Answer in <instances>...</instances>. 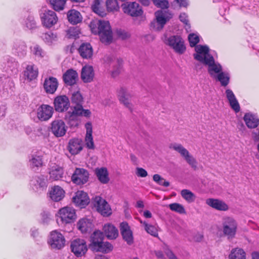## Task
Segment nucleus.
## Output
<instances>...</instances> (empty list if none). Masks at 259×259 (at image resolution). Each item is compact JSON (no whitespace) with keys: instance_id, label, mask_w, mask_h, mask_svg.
Instances as JSON below:
<instances>
[{"instance_id":"15","label":"nucleus","mask_w":259,"mask_h":259,"mask_svg":"<svg viewBox=\"0 0 259 259\" xmlns=\"http://www.w3.org/2000/svg\"><path fill=\"white\" fill-rule=\"evenodd\" d=\"M54 105L57 112H63L70 107V102L66 96H58L54 99Z\"/></svg>"},{"instance_id":"1","label":"nucleus","mask_w":259,"mask_h":259,"mask_svg":"<svg viewBox=\"0 0 259 259\" xmlns=\"http://www.w3.org/2000/svg\"><path fill=\"white\" fill-rule=\"evenodd\" d=\"M90 27L93 33L99 34L102 42L109 44L111 41L112 34L108 21L94 20L91 22Z\"/></svg>"},{"instance_id":"43","label":"nucleus","mask_w":259,"mask_h":259,"mask_svg":"<svg viewBox=\"0 0 259 259\" xmlns=\"http://www.w3.org/2000/svg\"><path fill=\"white\" fill-rule=\"evenodd\" d=\"M67 18L69 22L72 24H76L82 20L80 13L75 10H70L67 13Z\"/></svg>"},{"instance_id":"32","label":"nucleus","mask_w":259,"mask_h":259,"mask_svg":"<svg viewBox=\"0 0 259 259\" xmlns=\"http://www.w3.org/2000/svg\"><path fill=\"white\" fill-rule=\"evenodd\" d=\"M82 149V141L80 139H73L70 140L68 150L73 155L78 154Z\"/></svg>"},{"instance_id":"35","label":"nucleus","mask_w":259,"mask_h":259,"mask_svg":"<svg viewBox=\"0 0 259 259\" xmlns=\"http://www.w3.org/2000/svg\"><path fill=\"white\" fill-rule=\"evenodd\" d=\"M103 231L105 235L109 239H115L118 236V230L110 224H106L104 226Z\"/></svg>"},{"instance_id":"28","label":"nucleus","mask_w":259,"mask_h":259,"mask_svg":"<svg viewBox=\"0 0 259 259\" xmlns=\"http://www.w3.org/2000/svg\"><path fill=\"white\" fill-rule=\"evenodd\" d=\"M225 94L231 108L235 112H238L240 109V105L233 91L230 89H227Z\"/></svg>"},{"instance_id":"61","label":"nucleus","mask_w":259,"mask_h":259,"mask_svg":"<svg viewBox=\"0 0 259 259\" xmlns=\"http://www.w3.org/2000/svg\"><path fill=\"white\" fill-rule=\"evenodd\" d=\"M136 174L138 177L141 178H145L148 176L147 171L142 167H137Z\"/></svg>"},{"instance_id":"42","label":"nucleus","mask_w":259,"mask_h":259,"mask_svg":"<svg viewBox=\"0 0 259 259\" xmlns=\"http://www.w3.org/2000/svg\"><path fill=\"white\" fill-rule=\"evenodd\" d=\"M93 250L97 252H101L104 253H107L111 251L113 249L112 245L107 241H102L98 245H96Z\"/></svg>"},{"instance_id":"22","label":"nucleus","mask_w":259,"mask_h":259,"mask_svg":"<svg viewBox=\"0 0 259 259\" xmlns=\"http://www.w3.org/2000/svg\"><path fill=\"white\" fill-rule=\"evenodd\" d=\"M65 191L60 186L56 185L50 188L48 192L49 198L53 201L58 202L65 196Z\"/></svg>"},{"instance_id":"8","label":"nucleus","mask_w":259,"mask_h":259,"mask_svg":"<svg viewBox=\"0 0 259 259\" xmlns=\"http://www.w3.org/2000/svg\"><path fill=\"white\" fill-rule=\"evenodd\" d=\"M117 96L121 103L130 110H132L134 106L132 101L134 95L132 91L125 88L121 87L118 90Z\"/></svg>"},{"instance_id":"24","label":"nucleus","mask_w":259,"mask_h":259,"mask_svg":"<svg viewBox=\"0 0 259 259\" xmlns=\"http://www.w3.org/2000/svg\"><path fill=\"white\" fill-rule=\"evenodd\" d=\"M49 174L50 181H58L63 177L64 169L60 165H55L50 168Z\"/></svg>"},{"instance_id":"26","label":"nucleus","mask_w":259,"mask_h":259,"mask_svg":"<svg viewBox=\"0 0 259 259\" xmlns=\"http://www.w3.org/2000/svg\"><path fill=\"white\" fill-rule=\"evenodd\" d=\"M206 203L210 207L220 211H227L229 209L228 205L223 201L214 198H208Z\"/></svg>"},{"instance_id":"41","label":"nucleus","mask_w":259,"mask_h":259,"mask_svg":"<svg viewBox=\"0 0 259 259\" xmlns=\"http://www.w3.org/2000/svg\"><path fill=\"white\" fill-rule=\"evenodd\" d=\"M104 239V235L103 233L99 231H95L91 236L90 237V248L92 249L96 245L99 244V243L102 242Z\"/></svg>"},{"instance_id":"11","label":"nucleus","mask_w":259,"mask_h":259,"mask_svg":"<svg viewBox=\"0 0 259 259\" xmlns=\"http://www.w3.org/2000/svg\"><path fill=\"white\" fill-rule=\"evenodd\" d=\"M70 248L72 252L77 257L84 255L88 250L86 242L82 239H76L72 241Z\"/></svg>"},{"instance_id":"38","label":"nucleus","mask_w":259,"mask_h":259,"mask_svg":"<svg viewBox=\"0 0 259 259\" xmlns=\"http://www.w3.org/2000/svg\"><path fill=\"white\" fill-rule=\"evenodd\" d=\"M12 53L19 56H23L26 54V47L24 42L17 41L14 42L12 49Z\"/></svg>"},{"instance_id":"57","label":"nucleus","mask_w":259,"mask_h":259,"mask_svg":"<svg viewBox=\"0 0 259 259\" xmlns=\"http://www.w3.org/2000/svg\"><path fill=\"white\" fill-rule=\"evenodd\" d=\"M154 4L157 7L161 9L167 8L168 2L167 0H152Z\"/></svg>"},{"instance_id":"56","label":"nucleus","mask_w":259,"mask_h":259,"mask_svg":"<svg viewBox=\"0 0 259 259\" xmlns=\"http://www.w3.org/2000/svg\"><path fill=\"white\" fill-rule=\"evenodd\" d=\"M71 100L72 102L78 105L81 103L83 98L80 93L77 91L72 94Z\"/></svg>"},{"instance_id":"10","label":"nucleus","mask_w":259,"mask_h":259,"mask_svg":"<svg viewBox=\"0 0 259 259\" xmlns=\"http://www.w3.org/2000/svg\"><path fill=\"white\" fill-rule=\"evenodd\" d=\"M93 202L97 210L104 217H108L112 213L111 209L107 201L100 196H95Z\"/></svg>"},{"instance_id":"27","label":"nucleus","mask_w":259,"mask_h":259,"mask_svg":"<svg viewBox=\"0 0 259 259\" xmlns=\"http://www.w3.org/2000/svg\"><path fill=\"white\" fill-rule=\"evenodd\" d=\"M58 86L57 79L54 77L46 78L44 83V88L45 91L48 94H54Z\"/></svg>"},{"instance_id":"53","label":"nucleus","mask_w":259,"mask_h":259,"mask_svg":"<svg viewBox=\"0 0 259 259\" xmlns=\"http://www.w3.org/2000/svg\"><path fill=\"white\" fill-rule=\"evenodd\" d=\"M23 23L29 29H33L36 27V23L32 16H28L25 19H24Z\"/></svg>"},{"instance_id":"6","label":"nucleus","mask_w":259,"mask_h":259,"mask_svg":"<svg viewBox=\"0 0 259 259\" xmlns=\"http://www.w3.org/2000/svg\"><path fill=\"white\" fill-rule=\"evenodd\" d=\"M195 53L193 54L194 58L204 65L207 61L213 58L210 53L209 48L206 45H197L195 47Z\"/></svg>"},{"instance_id":"59","label":"nucleus","mask_w":259,"mask_h":259,"mask_svg":"<svg viewBox=\"0 0 259 259\" xmlns=\"http://www.w3.org/2000/svg\"><path fill=\"white\" fill-rule=\"evenodd\" d=\"M114 61H115L117 64L118 66L115 70L112 71V75L113 77L116 76L120 73L121 69L120 67L122 63V60L121 59H117L115 60Z\"/></svg>"},{"instance_id":"63","label":"nucleus","mask_w":259,"mask_h":259,"mask_svg":"<svg viewBox=\"0 0 259 259\" xmlns=\"http://www.w3.org/2000/svg\"><path fill=\"white\" fill-rule=\"evenodd\" d=\"M252 138L254 142H259V130L258 129L252 132Z\"/></svg>"},{"instance_id":"48","label":"nucleus","mask_w":259,"mask_h":259,"mask_svg":"<svg viewBox=\"0 0 259 259\" xmlns=\"http://www.w3.org/2000/svg\"><path fill=\"white\" fill-rule=\"evenodd\" d=\"M31 53L37 58H42L45 55V53L41 48L37 45H35L30 48Z\"/></svg>"},{"instance_id":"31","label":"nucleus","mask_w":259,"mask_h":259,"mask_svg":"<svg viewBox=\"0 0 259 259\" xmlns=\"http://www.w3.org/2000/svg\"><path fill=\"white\" fill-rule=\"evenodd\" d=\"M78 73L72 69L68 70L63 75V80L68 85H72L76 83L78 79Z\"/></svg>"},{"instance_id":"21","label":"nucleus","mask_w":259,"mask_h":259,"mask_svg":"<svg viewBox=\"0 0 259 259\" xmlns=\"http://www.w3.org/2000/svg\"><path fill=\"white\" fill-rule=\"evenodd\" d=\"M51 130L55 136L61 137L65 134L66 126L63 120H56L52 122Z\"/></svg>"},{"instance_id":"5","label":"nucleus","mask_w":259,"mask_h":259,"mask_svg":"<svg viewBox=\"0 0 259 259\" xmlns=\"http://www.w3.org/2000/svg\"><path fill=\"white\" fill-rule=\"evenodd\" d=\"M237 223L234 218L225 217L223 219V232L228 239H232L235 237L237 232Z\"/></svg>"},{"instance_id":"44","label":"nucleus","mask_w":259,"mask_h":259,"mask_svg":"<svg viewBox=\"0 0 259 259\" xmlns=\"http://www.w3.org/2000/svg\"><path fill=\"white\" fill-rule=\"evenodd\" d=\"M42 38L45 42L49 46L55 45L58 41L57 34L51 31L43 34Z\"/></svg>"},{"instance_id":"12","label":"nucleus","mask_w":259,"mask_h":259,"mask_svg":"<svg viewBox=\"0 0 259 259\" xmlns=\"http://www.w3.org/2000/svg\"><path fill=\"white\" fill-rule=\"evenodd\" d=\"M58 217L63 223H72L76 219L75 210L72 207H64L59 209Z\"/></svg>"},{"instance_id":"54","label":"nucleus","mask_w":259,"mask_h":259,"mask_svg":"<svg viewBox=\"0 0 259 259\" xmlns=\"http://www.w3.org/2000/svg\"><path fill=\"white\" fill-rule=\"evenodd\" d=\"M169 208L170 210L180 213L183 214L186 213L184 206L180 203H174L170 204L169 205Z\"/></svg>"},{"instance_id":"62","label":"nucleus","mask_w":259,"mask_h":259,"mask_svg":"<svg viewBox=\"0 0 259 259\" xmlns=\"http://www.w3.org/2000/svg\"><path fill=\"white\" fill-rule=\"evenodd\" d=\"M180 20L186 25H188V16L186 13H181L179 16Z\"/></svg>"},{"instance_id":"23","label":"nucleus","mask_w":259,"mask_h":259,"mask_svg":"<svg viewBox=\"0 0 259 259\" xmlns=\"http://www.w3.org/2000/svg\"><path fill=\"white\" fill-rule=\"evenodd\" d=\"M205 65L207 66V70L209 75L213 78L222 71L221 65L218 62H215L213 58L210 60L207 61Z\"/></svg>"},{"instance_id":"30","label":"nucleus","mask_w":259,"mask_h":259,"mask_svg":"<svg viewBox=\"0 0 259 259\" xmlns=\"http://www.w3.org/2000/svg\"><path fill=\"white\" fill-rule=\"evenodd\" d=\"M3 63L4 68L7 71H11L14 73L17 71L18 64L14 58L8 56H6L4 58Z\"/></svg>"},{"instance_id":"29","label":"nucleus","mask_w":259,"mask_h":259,"mask_svg":"<svg viewBox=\"0 0 259 259\" xmlns=\"http://www.w3.org/2000/svg\"><path fill=\"white\" fill-rule=\"evenodd\" d=\"M94 72L91 66L86 65L82 67L81 72V78L84 83L91 82L93 80Z\"/></svg>"},{"instance_id":"50","label":"nucleus","mask_w":259,"mask_h":259,"mask_svg":"<svg viewBox=\"0 0 259 259\" xmlns=\"http://www.w3.org/2000/svg\"><path fill=\"white\" fill-rule=\"evenodd\" d=\"M143 225L144 226L145 230L148 233L154 237L158 236V229L155 226L149 225L146 222H144Z\"/></svg>"},{"instance_id":"64","label":"nucleus","mask_w":259,"mask_h":259,"mask_svg":"<svg viewBox=\"0 0 259 259\" xmlns=\"http://www.w3.org/2000/svg\"><path fill=\"white\" fill-rule=\"evenodd\" d=\"M166 255L169 257V259H178L172 252L170 250H167L165 251Z\"/></svg>"},{"instance_id":"18","label":"nucleus","mask_w":259,"mask_h":259,"mask_svg":"<svg viewBox=\"0 0 259 259\" xmlns=\"http://www.w3.org/2000/svg\"><path fill=\"white\" fill-rule=\"evenodd\" d=\"M53 113L54 109L52 106L43 104L37 109V117L41 121H47L52 116Z\"/></svg>"},{"instance_id":"25","label":"nucleus","mask_w":259,"mask_h":259,"mask_svg":"<svg viewBox=\"0 0 259 259\" xmlns=\"http://www.w3.org/2000/svg\"><path fill=\"white\" fill-rule=\"evenodd\" d=\"M85 128L86 130V134L85 136V145L86 147L89 149H94L95 145L92 135L93 133V126L92 123L88 122L85 124Z\"/></svg>"},{"instance_id":"2","label":"nucleus","mask_w":259,"mask_h":259,"mask_svg":"<svg viewBox=\"0 0 259 259\" xmlns=\"http://www.w3.org/2000/svg\"><path fill=\"white\" fill-rule=\"evenodd\" d=\"M162 40L164 44L172 49L177 54H183L186 50L184 40L178 35L167 36L164 35Z\"/></svg>"},{"instance_id":"33","label":"nucleus","mask_w":259,"mask_h":259,"mask_svg":"<svg viewBox=\"0 0 259 259\" xmlns=\"http://www.w3.org/2000/svg\"><path fill=\"white\" fill-rule=\"evenodd\" d=\"M95 173L99 181L101 183L105 184L109 182L110 180L109 172L106 167H102L96 168L95 170Z\"/></svg>"},{"instance_id":"17","label":"nucleus","mask_w":259,"mask_h":259,"mask_svg":"<svg viewBox=\"0 0 259 259\" xmlns=\"http://www.w3.org/2000/svg\"><path fill=\"white\" fill-rule=\"evenodd\" d=\"M42 23L44 26L51 28L58 21V17L55 12L51 10L46 11L41 17Z\"/></svg>"},{"instance_id":"46","label":"nucleus","mask_w":259,"mask_h":259,"mask_svg":"<svg viewBox=\"0 0 259 259\" xmlns=\"http://www.w3.org/2000/svg\"><path fill=\"white\" fill-rule=\"evenodd\" d=\"M214 78L219 81L222 86L226 87L229 83L230 75L227 72L221 71Z\"/></svg>"},{"instance_id":"40","label":"nucleus","mask_w":259,"mask_h":259,"mask_svg":"<svg viewBox=\"0 0 259 259\" xmlns=\"http://www.w3.org/2000/svg\"><path fill=\"white\" fill-rule=\"evenodd\" d=\"M38 68L34 64L28 65L24 71V75L29 80H32L37 77Z\"/></svg>"},{"instance_id":"7","label":"nucleus","mask_w":259,"mask_h":259,"mask_svg":"<svg viewBox=\"0 0 259 259\" xmlns=\"http://www.w3.org/2000/svg\"><path fill=\"white\" fill-rule=\"evenodd\" d=\"M48 243L52 249H61L65 244L64 236L57 230L50 233Z\"/></svg>"},{"instance_id":"19","label":"nucleus","mask_w":259,"mask_h":259,"mask_svg":"<svg viewBox=\"0 0 259 259\" xmlns=\"http://www.w3.org/2000/svg\"><path fill=\"white\" fill-rule=\"evenodd\" d=\"M120 230L123 240L127 244H132L134 242V237L133 232L128 224L126 222L121 223L120 225Z\"/></svg>"},{"instance_id":"37","label":"nucleus","mask_w":259,"mask_h":259,"mask_svg":"<svg viewBox=\"0 0 259 259\" xmlns=\"http://www.w3.org/2000/svg\"><path fill=\"white\" fill-rule=\"evenodd\" d=\"M243 119L246 126L249 128H255L259 124V119L256 116L251 113H246Z\"/></svg>"},{"instance_id":"16","label":"nucleus","mask_w":259,"mask_h":259,"mask_svg":"<svg viewBox=\"0 0 259 259\" xmlns=\"http://www.w3.org/2000/svg\"><path fill=\"white\" fill-rule=\"evenodd\" d=\"M64 119L71 127H77L81 122L79 112L77 111L75 107L72 111H69L66 113Z\"/></svg>"},{"instance_id":"51","label":"nucleus","mask_w":259,"mask_h":259,"mask_svg":"<svg viewBox=\"0 0 259 259\" xmlns=\"http://www.w3.org/2000/svg\"><path fill=\"white\" fill-rule=\"evenodd\" d=\"M106 7L109 12L117 11L119 8L116 0H107Z\"/></svg>"},{"instance_id":"47","label":"nucleus","mask_w":259,"mask_h":259,"mask_svg":"<svg viewBox=\"0 0 259 259\" xmlns=\"http://www.w3.org/2000/svg\"><path fill=\"white\" fill-rule=\"evenodd\" d=\"M181 195L183 198L188 203L193 202L196 199L195 195L188 189H183L181 191Z\"/></svg>"},{"instance_id":"58","label":"nucleus","mask_w":259,"mask_h":259,"mask_svg":"<svg viewBox=\"0 0 259 259\" xmlns=\"http://www.w3.org/2000/svg\"><path fill=\"white\" fill-rule=\"evenodd\" d=\"M77 111L79 112V115L80 116H84L85 117H90L91 112V111L88 109H83L82 106H77L75 107Z\"/></svg>"},{"instance_id":"36","label":"nucleus","mask_w":259,"mask_h":259,"mask_svg":"<svg viewBox=\"0 0 259 259\" xmlns=\"http://www.w3.org/2000/svg\"><path fill=\"white\" fill-rule=\"evenodd\" d=\"M92 227L93 224L91 220L85 218L80 219L77 223V228L82 233L89 232Z\"/></svg>"},{"instance_id":"9","label":"nucleus","mask_w":259,"mask_h":259,"mask_svg":"<svg viewBox=\"0 0 259 259\" xmlns=\"http://www.w3.org/2000/svg\"><path fill=\"white\" fill-rule=\"evenodd\" d=\"M89 176V173L87 169L77 167L72 174L71 181L75 185H82L88 182Z\"/></svg>"},{"instance_id":"20","label":"nucleus","mask_w":259,"mask_h":259,"mask_svg":"<svg viewBox=\"0 0 259 259\" xmlns=\"http://www.w3.org/2000/svg\"><path fill=\"white\" fill-rule=\"evenodd\" d=\"M73 202L77 206L84 207L90 202L88 194L82 191H77L73 197Z\"/></svg>"},{"instance_id":"52","label":"nucleus","mask_w":259,"mask_h":259,"mask_svg":"<svg viewBox=\"0 0 259 259\" xmlns=\"http://www.w3.org/2000/svg\"><path fill=\"white\" fill-rule=\"evenodd\" d=\"M93 11L99 16L103 17L106 15V13L100 9V3L99 0H95L92 6Z\"/></svg>"},{"instance_id":"13","label":"nucleus","mask_w":259,"mask_h":259,"mask_svg":"<svg viewBox=\"0 0 259 259\" xmlns=\"http://www.w3.org/2000/svg\"><path fill=\"white\" fill-rule=\"evenodd\" d=\"M45 152L42 150H35L32 152L29 157V166L30 168L36 170L43 165L42 158Z\"/></svg>"},{"instance_id":"45","label":"nucleus","mask_w":259,"mask_h":259,"mask_svg":"<svg viewBox=\"0 0 259 259\" xmlns=\"http://www.w3.org/2000/svg\"><path fill=\"white\" fill-rule=\"evenodd\" d=\"M229 259H246V253L242 248H233L229 255Z\"/></svg>"},{"instance_id":"55","label":"nucleus","mask_w":259,"mask_h":259,"mask_svg":"<svg viewBox=\"0 0 259 259\" xmlns=\"http://www.w3.org/2000/svg\"><path fill=\"white\" fill-rule=\"evenodd\" d=\"M188 40L191 47H195L199 41V37L196 33H191L188 36Z\"/></svg>"},{"instance_id":"4","label":"nucleus","mask_w":259,"mask_h":259,"mask_svg":"<svg viewBox=\"0 0 259 259\" xmlns=\"http://www.w3.org/2000/svg\"><path fill=\"white\" fill-rule=\"evenodd\" d=\"M169 148L179 153L192 168L196 169L197 168L196 159L181 144L175 143L170 144Z\"/></svg>"},{"instance_id":"60","label":"nucleus","mask_w":259,"mask_h":259,"mask_svg":"<svg viewBox=\"0 0 259 259\" xmlns=\"http://www.w3.org/2000/svg\"><path fill=\"white\" fill-rule=\"evenodd\" d=\"M173 5L175 6L177 5L179 7L186 8L189 5L188 0H175Z\"/></svg>"},{"instance_id":"3","label":"nucleus","mask_w":259,"mask_h":259,"mask_svg":"<svg viewBox=\"0 0 259 259\" xmlns=\"http://www.w3.org/2000/svg\"><path fill=\"white\" fill-rule=\"evenodd\" d=\"M155 19L151 23V26L155 30L160 31L172 18V14L168 11L158 10L155 12Z\"/></svg>"},{"instance_id":"14","label":"nucleus","mask_w":259,"mask_h":259,"mask_svg":"<svg viewBox=\"0 0 259 259\" xmlns=\"http://www.w3.org/2000/svg\"><path fill=\"white\" fill-rule=\"evenodd\" d=\"M124 13L133 17H137L142 14L143 11L136 2H127L121 5Z\"/></svg>"},{"instance_id":"49","label":"nucleus","mask_w":259,"mask_h":259,"mask_svg":"<svg viewBox=\"0 0 259 259\" xmlns=\"http://www.w3.org/2000/svg\"><path fill=\"white\" fill-rule=\"evenodd\" d=\"M66 0H51L50 4L55 11H61L64 9Z\"/></svg>"},{"instance_id":"34","label":"nucleus","mask_w":259,"mask_h":259,"mask_svg":"<svg viewBox=\"0 0 259 259\" xmlns=\"http://www.w3.org/2000/svg\"><path fill=\"white\" fill-rule=\"evenodd\" d=\"M78 52L83 58L90 59L93 56V50L90 44L83 43L80 46Z\"/></svg>"},{"instance_id":"39","label":"nucleus","mask_w":259,"mask_h":259,"mask_svg":"<svg viewBox=\"0 0 259 259\" xmlns=\"http://www.w3.org/2000/svg\"><path fill=\"white\" fill-rule=\"evenodd\" d=\"M33 189H44L47 186V180L43 176L34 178L30 181Z\"/></svg>"}]
</instances>
